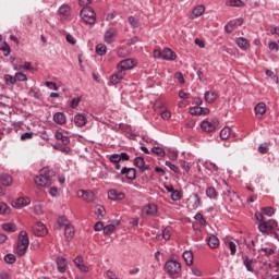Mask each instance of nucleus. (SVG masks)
<instances>
[{
    "label": "nucleus",
    "mask_w": 279,
    "mask_h": 279,
    "mask_svg": "<svg viewBox=\"0 0 279 279\" xmlns=\"http://www.w3.org/2000/svg\"><path fill=\"white\" fill-rule=\"evenodd\" d=\"M80 101H82L81 97L73 98L70 102V106L72 108H77V106H80Z\"/></svg>",
    "instance_id": "0e129e2a"
},
{
    "label": "nucleus",
    "mask_w": 279,
    "mask_h": 279,
    "mask_svg": "<svg viewBox=\"0 0 279 279\" xmlns=\"http://www.w3.org/2000/svg\"><path fill=\"white\" fill-rule=\"evenodd\" d=\"M34 232L36 236H45L47 234V226L43 222H37L34 227Z\"/></svg>",
    "instance_id": "4be33fe9"
},
{
    "label": "nucleus",
    "mask_w": 279,
    "mask_h": 279,
    "mask_svg": "<svg viewBox=\"0 0 279 279\" xmlns=\"http://www.w3.org/2000/svg\"><path fill=\"white\" fill-rule=\"evenodd\" d=\"M104 222L101 221H98L94 225V230L95 232H101V230L104 231Z\"/></svg>",
    "instance_id": "69168bd1"
},
{
    "label": "nucleus",
    "mask_w": 279,
    "mask_h": 279,
    "mask_svg": "<svg viewBox=\"0 0 279 279\" xmlns=\"http://www.w3.org/2000/svg\"><path fill=\"white\" fill-rule=\"evenodd\" d=\"M94 215H96L98 219H104V217H106V208L101 205H96L94 207Z\"/></svg>",
    "instance_id": "f704fd0d"
},
{
    "label": "nucleus",
    "mask_w": 279,
    "mask_h": 279,
    "mask_svg": "<svg viewBox=\"0 0 279 279\" xmlns=\"http://www.w3.org/2000/svg\"><path fill=\"white\" fill-rule=\"evenodd\" d=\"M32 69H34L32 62H24V64L15 66L14 71H32Z\"/></svg>",
    "instance_id": "a19ab883"
},
{
    "label": "nucleus",
    "mask_w": 279,
    "mask_h": 279,
    "mask_svg": "<svg viewBox=\"0 0 279 279\" xmlns=\"http://www.w3.org/2000/svg\"><path fill=\"white\" fill-rule=\"evenodd\" d=\"M0 182L2 186H12V182H14V179L9 173H2L0 175Z\"/></svg>",
    "instance_id": "cd10ccee"
},
{
    "label": "nucleus",
    "mask_w": 279,
    "mask_h": 279,
    "mask_svg": "<svg viewBox=\"0 0 279 279\" xmlns=\"http://www.w3.org/2000/svg\"><path fill=\"white\" fill-rule=\"evenodd\" d=\"M28 248H29V236L27 235V231H20L17 247H16L17 256H25V254H27Z\"/></svg>",
    "instance_id": "7ed1b4c3"
},
{
    "label": "nucleus",
    "mask_w": 279,
    "mask_h": 279,
    "mask_svg": "<svg viewBox=\"0 0 279 279\" xmlns=\"http://www.w3.org/2000/svg\"><path fill=\"white\" fill-rule=\"evenodd\" d=\"M163 269L168 276L172 279L180 278L182 274V264L178 259H168L163 266Z\"/></svg>",
    "instance_id": "f03ea898"
},
{
    "label": "nucleus",
    "mask_w": 279,
    "mask_h": 279,
    "mask_svg": "<svg viewBox=\"0 0 279 279\" xmlns=\"http://www.w3.org/2000/svg\"><path fill=\"white\" fill-rule=\"evenodd\" d=\"M57 141H69V136L64 135L62 131H57L54 134Z\"/></svg>",
    "instance_id": "680f3d73"
},
{
    "label": "nucleus",
    "mask_w": 279,
    "mask_h": 279,
    "mask_svg": "<svg viewBox=\"0 0 279 279\" xmlns=\"http://www.w3.org/2000/svg\"><path fill=\"white\" fill-rule=\"evenodd\" d=\"M4 263H7L8 265H14V263H16V255L8 253L4 256Z\"/></svg>",
    "instance_id": "c03bdc74"
},
{
    "label": "nucleus",
    "mask_w": 279,
    "mask_h": 279,
    "mask_svg": "<svg viewBox=\"0 0 279 279\" xmlns=\"http://www.w3.org/2000/svg\"><path fill=\"white\" fill-rule=\"evenodd\" d=\"M64 234L66 239H73V236L75 235V231L73 230L71 225L68 227H64Z\"/></svg>",
    "instance_id": "de8ad7c7"
},
{
    "label": "nucleus",
    "mask_w": 279,
    "mask_h": 279,
    "mask_svg": "<svg viewBox=\"0 0 279 279\" xmlns=\"http://www.w3.org/2000/svg\"><path fill=\"white\" fill-rule=\"evenodd\" d=\"M16 82H27V75L23 74V72L15 73V84Z\"/></svg>",
    "instance_id": "6e6d98bb"
},
{
    "label": "nucleus",
    "mask_w": 279,
    "mask_h": 279,
    "mask_svg": "<svg viewBox=\"0 0 279 279\" xmlns=\"http://www.w3.org/2000/svg\"><path fill=\"white\" fill-rule=\"evenodd\" d=\"M217 128H219L218 119L203 120L201 122V129L203 130V132H215Z\"/></svg>",
    "instance_id": "423d86ee"
},
{
    "label": "nucleus",
    "mask_w": 279,
    "mask_h": 279,
    "mask_svg": "<svg viewBox=\"0 0 279 279\" xmlns=\"http://www.w3.org/2000/svg\"><path fill=\"white\" fill-rule=\"evenodd\" d=\"M2 230H4V232H16V225L12 222L3 223Z\"/></svg>",
    "instance_id": "79ce46f5"
},
{
    "label": "nucleus",
    "mask_w": 279,
    "mask_h": 279,
    "mask_svg": "<svg viewBox=\"0 0 279 279\" xmlns=\"http://www.w3.org/2000/svg\"><path fill=\"white\" fill-rule=\"evenodd\" d=\"M150 154H155L156 156H160V158H165L167 156V149L160 146H154L150 148Z\"/></svg>",
    "instance_id": "2f4dec72"
},
{
    "label": "nucleus",
    "mask_w": 279,
    "mask_h": 279,
    "mask_svg": "<svg viewBox=\"0 0 279 279\" xmlns=\"http://www.w3.org/2000/svg\"><path fill=\"white\" fill-rule=\"evenodd\" d=\"M128 21H129L130 25L133 27V29L141 27V23L138 22V20H136V17L129 16Z\"/></svg>",
    "instance_id": "8fccbe9b"
},
{
    "label": "nucleus",
    "mask_w": 279,
    "mask_h": 279,
    "mask_svg": "<svg viewBox=\"0 0 279 279\" xmlns=\"http://www.w3.org/2000/svg\"><path fill=\"white\" fill-rule=\"evenodd\" d=\"M80 16L85 25H95L97 23V14L90 7H84L81 10Z\"/></svg>",
    "instance_id": "20e7f679"
},
{
    "label": "nucleus",
    "mask_w": 279,
    "mask_h": 279,
    "mask_svg": "<svg viewBox=\"0 0 279 279\" xmlns=\"http://www.w3.org/2000/svg\"><path fill=\"white\" fill-rule=\"evenodd\" d=\"M220 138L221 141H228V138H236V133H232L230 126H225L220 131Z\"/></svg>",
    "instance_id": "dca6fc26"
},
{
    "label": "nucleus",
    "mask_w": 279,
    "mask_h": 279,
    "mask_svg": "<svg viewBox=\"0 0 279 279\" xmlns=\"http://www.w3.org/2000/svg\"><path fill=\"white\" fill-rule=\"evenodd\" d=\"M207 245L211 250H217V247H219V238H217L215 234H210L207 239Z\"/></svg>",
    "instance_id": "c85d7f7f"
},
{
    "label": "nucleus",
    "mask_w": 279,
    "mask_h": 279,
    "mask_svg": "<svg viewBox=\"0 0 279 279\" xmlns=\"http://www.w3.org/2000/svg\"><path fill=\"white\" fill-rule=\"evenodd\" d=\"M259 154H267L269 151V143L264 142L263 144L259 145L258 147Z\"/></svg>",
    "instance_id": "864d4df0"
},
{
    "label": "nucleus",
    "mask_w": 279,
    "mask_h": 279,
    "mask_svg": "<svg viewBox=\"0 0 279 279\" xmlns=\"http://www.w3.org/2000/svg\"><path fill=\"white\" fill-rule=\"evenodd\" d=\"M134 66H136V60L124 59L118 63L117 71H121L122 73H125V71H131V69H134Z\"/></svg>",
    "instance_id": "0eeeda50"
},
{
    "label": "nucleus",
    "mask_w": 279,
    "mask_h": 279,
    "mask_svg": "<svg viewBox=\"0 0 279 279\" xmlns=\"http://www.w3.org/2000/svg\"><path fill=\"white\" fill-rule=\"evenodd\" d=\"M228 5H230V8H243L245 3H243L242 0H229Z\"/></svg>",
    "instance_id": "3c124183"
},
{
    "label": "nucleus",
    "mask_w": 279,
    "mask_h": 279,
    "mask_svg": "<svg viewBox=\"0 0 279 279\" xmlns=\"http://www.w3.org/2000/svg\"><path fill=\"white\" fill-rule=\"evenodd\" d=\"M268 48L270 51H279V47H278V44L276 41H270L268 44Z\"/></svg>",
    "instance_id": "774afa93"
},
{
    "label": "nucleus",
    "mask_w": 279,
    "mask_h": 279,
    "mask_svg": "<svg viewBox=\"0 0 279 279\" xmlns=\"http://www.w3.org/2000/svg\"><path fill=\"white\" fill-rule=\"evenodd\" d=\"M143 213L146 217H156V215H158V206L154 203H149L143 207Z\"/></svg>",
    "instance_id": "f8f14e48"
},
{
    "label": "nucleus",
    "mask_w": 279,
    "mask_h": 279,
    "mask_svg": "<svg viewBox=\"0 0 279 279\" xmlns=\"http://www.w3.org/2000/svg\"><path fill=\"white\" fill-rule=\"evenodd\" d=\"M53 171L49 170V167H45L39 171V175L35 178V184L49 189L53 184Z\"/></svg>",
    "instance_id": "f257e3e1"
},
{
    "label": "nucleus",
    "mask_w": 279,
    "mask_h": 279,
    "mask_svg": "<svg viewBox=\"0 0 279 279\" xmlns=\"http://www.w3.org/2000/svg\"><path fill=\"white\" fill-rule=\"evenodd\" d=\"M114 38H117V28H109L105 33V43H107V45H112V43H114Z\"/></svg>",
    "instance_id": "f3484780"
},
{
    "label": "nucleus",
    "mask_w": 279,
    "mask_h": 279,
    "mask_svg": "<svg viewBox=\"0 0 279 279\" xmlns=\"http://www.w3.org/2000/svg\"><path fill=\"white\" fill-rule=\"evenodd\" d=\"M255 114L258 119H260V117H263V114H265V112H267V105H265V102H258L255 108Z\"/></svg>",
    "instance_id": "a878e982"
},
{
    "label": "nucleus",
    "mask_w": 279,
    "mask_h": 279,
    "mask_svg": "<svg viewBox=\"0 0 279 279\" xmlns=\"http://www.w3.org/2000/svg\"><path fill=\"white\" fill-rule=\"evenodd\" d=\"M228 247L230 250V255L235 256L236 255V243H234L233 241H230L228 244Z\"/></svg>",
    "instance_id": "13d9d810"
},
{
    "label": "nucleus",
    "mask_w": 279,
    "mask_h": 279,
    "mask_svg": "<svg viewBox=\"0 0 279 279\" xmlns=\"http://www.w3.org/2000/svg\"><path fill=\"white\" fill-rule=\"evenodd\" d=\"M49 195H51V197H60V193L58 192V187L52 186L49 190Z\"/></svg>",
    "instance_id": "338daca9"
},
{
    "label": "nucleus",
    "mask_w": 279,
    "mask_h": 279,
    "mask_svg": "<svg viewBox=\"0 0 279 279\" xmlns=\"http://www.w3.org/2000/svg\"><path fill=\"white\" fill-rule=\"evenodd\" d=\"M58 223L61 228H68L69 226H71V222L65 216L59 217Z\"/></svg>",
    "instance_id": "49530a36"
},
{
    "label": "nucleus",
    "mask_w": 279,
    "mask_h": 279,
    "mask_svg": "<svg viewBox=\"0 0 279 279\" xmlns=\"http://www.w3.org/2000/svg\"><path fill=\"white\" fill-rule=\"evenodd\" d=\"M60 16H71V7L63 4L58 10Z\"/></svg>",
    "instance_id": "58836bf2"
},
{
    "label": "nucleus",
    "mask_w": 279,
    "mask_h": 279,
    "mask_svg": "<svg viewBox=\"0 0 279 279\" xmlns=\"http://www.w3.org/2000/svg\"><path fill=\"white\" fill-rule=\"evenodd\" d=\"M57 269L59 274H66V258L62 256L57 257Z\"/></svg>",
    "instance_id": "6ab92c4d"
},
{
    "label": "nucleus",
    "mask_w": 279,
    "mask_h": 279,
    "mask_svg": "<svg viewBox=\"0 0 279 279\" xmlns=\"http://www.w3.org/2000/svg\"><path fill=\"white\" fill-rule=\"evenodd\" d=\"M155 112L161 116V119L165 121H169L171 119V111L167 110L165 102H156L155 105Z\"/></svg>",
    "instance_id": "6e6552de"
},
{
    "label": "nucleus",
    "mask_w": 279,
    "mask_h": 279,
    "mask_svg": "<svg viewBox=\"0 0 279 279\" xmlns=\"http://www.w3.org/2000/svg\"><path fill=\"white\" fill-rule=\"evenodd\" d=\"M235 43L240 49H250V41L245 37H239L235 39Z\"/></svg>",
    "instance_id": "c9c22d12"
},
{
    "label": "nucleus",
    "mask_w": 279,
    "mask_h": 279,
    "mask_svg": "<svg viewBox=\"0 0 279 279\" xmlns=\"http://www.w3.org/2000/svg\"><path fill=\"white\" fill-rule=\"evenodd\" d=\"M262 211L264 213V215H266V217H274L275 215L274 207H264L262 208Z\"/></svg>",
    "instance_id": "4d7b16f0"
},
{
    "label": "nucleus",
    "mask_w": 279,
    "mask_h": 279,
    "mask_svg": "<svg viewBox=\"0 0 279 279\" xmlns=\"http://www.w3.org/2000/svg\"><path fill=\"white\" fill-rule=\"evenodd\" d=\"M121 175H125L126 180H136V169L123 167L120 172Z\"/></svg>",
    "instance_id": "4468645a"
},
{
    "label": "nucleus",
    "mask_w": 279,
    "mask_h": 279,
    "mask_svg": "<svg viewBox=\"0 0 279 279\" xmlns=\"http://www.w3.org/2000/svg\"><path fill=\"white\" fill-rule=\"evenodd\" d=\"M77 197L83 198L88 204H93L95 202V192L94 191H86V190H78L76 192Z\"/></svg>",
    "instance_id": "1a4fd4ad"
},
{
    "label": "nucleus",
    "mask_w": 279,
    "mask_h": 279,
    "mask_svg": "<svg viewBox=\"0 0 279 279\" xmlns=\"http://www.w3.org/2000/svg\"><path fill=\"white\" fill-rule=\"evenodd\" d=\"M96 53L98 56H106V53H108V47L104 44L96 45Z\"/></svg>",
    "instance_id": "ea45409f"
},
{
    "label": "nucleus",
    "mask_w": 279,
    "mask_h": 279,
    "mask_svg": "<svg viewBox=\"0 0 279 279\" xmlns=\"http://www.w3.org/2000/svg\"><path fill=\"white\" fill-rule=\"evenodd\" d=\"M193 197H194L193 208H194V210H197V208L199 206H202V198L199 197V194H197V193H194Z\"/></svg>",
    "instance_id": "09e8293b"
},
{
    "label": "nucleus",
    "mask_w": 279,
    "mask_h": 279,
    "mask_svg": "<svg viewBox=\"0 0 279 279\" xmlns=\"http://www.w3.org/2000/svg\"><path fill=\"white\" fill-rule=\"evenodd\" d=\"M195 221H197V223H199V226H208V221H206V218H204V216L199 213H197L194 216Z\"/></svg>",
    "instance_id": "37998d69"
},
{
    "label": "nucleus",
    "mask_w": 279,
    "mask_h": 279,
    "mask_svg": "<svg viewBox=\"0 0 279 279\" xmlns=\"http://www.w3.org/2000/svg\"><path fill=\"white\" fill-rule=\"evenodd\" d=\"M108 199L111 202H123L125 199V193L119 192L118 190H109L108 191Z\"/></svg>",
    "instance_id": "9d476101"
},
{
    "label": "nucleus",
    "mask_w": 279,
    "mask_h": 279,
    "mask_svg": "<svg viewBox=\"0 0 279 279\" xmlns=\"http://www.w3.org/2000/svg\"><path fill=\"white\" fill-rule=\"evenodd\" d=\"M165 149L167 151V156L169 158V160H177L179 153L178 149L173 148V147H167L165 146Z\"/></svg>",
    "instance_id": "473e14b6"
},
{
    "label": "nucleus",
    "mask_w": 279,
    "mask_h": 279,
    "mask_svg": "<svg viewBox=\"0 0 279 279\" xmlns=\"http://www.w3.org/2000/svg\"><path fill=\"white\" fill-rule=\"evenodd\" d=\"M53 149H57L58 151H61L62 154H69L71 151V147L66 145V143L61 142V143H56L52 145Z\"/></svg>",
    "instance_id": "7c9ffc66"
},
{
    "label": "nucleus",
    "mask_w": 279,
    "mask_h": 279,
    "mask_svg": "<svg viewBox=\"0 0 279 279\" xmlns=\"http://www.w3.org/2000/svg\"><path fill=\"white\" fill-rule=\"evenodd\" d=\"M225 184H226L227 189H226V191L223 192V194H225L227 197H229L230 202H234V199H239V195H236V192H234V191L232 190V187H230V185H229L227 182H225Z\"/></svg>",
    "instance_id": "bb28decb"
},
{
    "label": "nucleus",
    "mask_w": 279,
    "mask_h": 279,
    "mask_svg": "<svg viewBox=\"0 0 279 279\" xmlns=\"http://www.w3.org/2000/svg\"><path fill=\"white\" fill-rule=\"evenodd\" d=\"M124 77L125 73H123L120 70H117V73L110 76V82L111 84H113V86H117V84H119Z\"/></svg>",
    "instance_id": "b1692460"
},
{
    "label": "nucleus",
    "mask_w": 279,
    "mask_h": 279,
    "mask_svg": "<svg viewBox=\"0 0 279 279\" xmlns=\"http://www.w3.org/2000/svg\"><path fill=\"white\" fill-rule=\"evenodd\" d=\"M88 119L86 118V116L82 113H77L74 116V125H76V128H84V125H86Z\"/></svg>",
    "instance_id": "aec40b11"
},
{
    "label": "nucleus",
    "mask_w": 279,
    "mask_h": 279,
    "mask_svg": "<svg viewBox=\"0 0 279 279\" xmlns=\"http://www.w3.org/2000/svg\"><path fill=\"white\" fill-rule=\"evenodd\" d=\"M12 209L5 203H0V215H10Z\"/></svg>",
    "instance_id": "a18cd8bd"
},
{
    "label": "nucleus",
    "mask_w": 279,
    "mask_h": 279,
    "mask_svg": "<svg viewBox=\"0 0 279 279\" xmlns=\"http://www.w3.org/2000/svg\"><path fill=\"white\" fill-rule=\"evenodd\" d=\"M183 259L185 262V265L191 267V265H193V252L191 251L183 252Z\"/></svg>",
    "instance_id": "4c0bfd02"
},
{
    "label": "nucleus",
    "mask_w": 279,
    "mask_h": 279,
    "mask_svg": "<svg viewBox=\"0 0 279 279\" xmlns=\"http://www.w3.org/2000/svg\"><path fill=\"white\" fill-rule=\"evenodd\" d=\"M74 265L82 274H88V271H90V268L84 264V257H82V255H77L74 258Z\"/></svg>",
    "instance_id": "9b49d317"
},
{
    "label": "nucleus",
    "mask_w": 279,
    "mask_h": 279,
    "mask_svg": "<svg viewBox=\"0 0 279 279\" xmlns=\"http://www.w3.org/2000/svg\"><path fill=\"white\" fill-rule=\"evenodd\" d=\"M178 59V54L170 48H165L162 50V60L173 61Z\"/></svg>",
    "instance_id": "5701e85b"
},
{
    "label": "nucleus",
    "mask_w": 279,
    "mask_h": 279,
    "mask_svg": "<svg viewBox=\"0 0 279 279\" xmlns=\"http://www.w3.org/2000/svg\"><path fill=\"white\" fill-rule=\"evenodd\" d=\"M133 165L134 167H137V169H140L142 173L145 171H149V166L145 165V158L143 157H135Z\"/></svg>",
    "instance_id": "2eb2a0df"
},
{
    "label": "nucleus",
    "mask_w": 279,
    "mask_h": 279,
    "mask_svg": "<svg viewBox=\"0 0 279 279\" xmlns=\"http://www.w3.org/2000/svg\"><path fill=\"white\" fill-rule=\"evenodd\" d=\"M217 92L215 90H209L205 93V101H207V104H215V101H217Z\"/></svg>",
    "instance_id": "72a5a7b5"
},
{
    "label": "nucleus",
    "mask_w": 279,
    "mask_h": 279,
    "mask_svg": "<svg viewBox=\"0 0 279 279\" xmlns=\"http://www.w3.org/2000/svg\"><path fill=\"white\" fill-rule=\"evenodd\" d=\"M205 193H206V197H208V199H217V197L219 195V193H217V190L215 189V186L207 187Z\"/></svg>",
    "instance_id": "e433bc0d"
},
{
    "label": "nucleus",
    "mask_w": 279,
    "mask_h": 279,
    "mask_svg": "<svg viewBox=\"0 0 279 279\" xmlns=\"http://www.w3.org/2000/svg\"><path fill=\"white\" fill-rule=\"evenodd\" d=\"M156 239L157 241H162V239H165L166 241H169V239H171V228L169 227L163 228L161 231H159L156 234Z\"/></svg>",
    "instance_id": "a211bd4d"
},
{
    "label": "nucleus",
    "mask_w": 279,
    "mask_h": 279,
    "mask_svg": "<svg viewBox=\"0 0 279 279\" xmlns=\"http://www.w3.org/2000/svg\"><path fill=\"white\" fill-rule=\"evenodd\" d=\"M242 260H243L242 263H243L246 271L254 274V266H253L254 259L250 258V256H247V255H244V256H242Z\"/></svg>",
    "instance_id": "412c9836"
},
{
    "label": "nucleus",
    "mask_w": 279,
    "mask_h": 279,
    "mask_svg": "<svg viewBox=\"0 0 279 279\" xmlns=\"http://www.w3.org/2000/svg\"><path fill=\"white\" fill-rule=\"evenodd\" d=\"M4 82H5V84L14 85V84H16V78H15V76H12L10 74H5L4 75Z\"/></svg>",
    "instance_id": "bf43d9fd"
},
{
    "label": "nucleus",
    "mask_w": 279,
    "mask_h": 279,
    "mask_svg": "<svg viewBox=\"0 0 279 279\" xmlns=\"http://www.w3.org/2000/svg\"><path fill=\"white\" fill-rule=\"evenodd\" d=\"M120 223L121 220H113L112 223L105 226L102 230L104 234H112V232L117 230V226H120Z\"/></svg>",
    "instance_id": "393cba45"
},
{
    "label": "nucleus",
    "mask_w": 279,
    "mask_h": 279,
    "mask_svg": "<svg viewBox=\"0 0 279 279\" xmlns=\"http://www.w3.org/2000/svg\"><path fill=\"white\" fill-rule=\"evenodd\" d=\"M190 113L195 116V117L202 116V107H197V106L196 107H192L190 109Z\"/></svg>",
    "instance_id": "052dcab7"
},
{
    "label": "nucleus",
    "mask_w": 279,
    "mask_h": 279,
    "mask_svg": "<svg viewBox=\"0 0 279 279\" xmlns=\"http://www.w3.org/2000/svg\"><path fill=\"white\" fill-rule=\"evenodd\" d=\"M257 221H259L258 230L262 234H266L268 230H272L274 226H271V221H265V216L263 214L255 215Z\"/></svg>",
    "instance_id": "39448f33"
},
{
    "label": "nucleus",
    "mask_w": 279,
    "mask_h": 279,
    "mask_svg": "<svg viewBox=\"0 0 279 279\" xmlns=\"http://www.w3.org/2000/svg\"><path fill=\"white\" fill-rule=\"evenodd\" d=\"M52 119L58 125H64L66 123V114L64 112H56Z\"/></svg>",
    "instance_id": "c756f323"
},
{
    "label": "nucleus",
    "mask_w": 279,
    "mask_h": 279,
    "mask_svg": "<svg viewBox=\"0 0 279 279\" xmlns=\"http://www.w3.org/2000/svg\"><path fill=\"white\" fill-rule=\"evenodd\" d=\"M165 165L170 171H173V173H180V168H178V166L173 165L171 161H166Z\"/></svg>",
    "instance_id": "5fc2aeb1"
},
{
    "label": "nucleus",
    "mask_w": 279,
    "mask_h": 279,
    "mask_svg": "<svg viewBox=\"0 0 279 279\" xmlns=\"http://www.w3.org/2000/svg\"><path fill=\"white\" fill-rule=\"evenodd\" d=\"M171 199H172V202H180V199H182V196L180 195V191L174 190L171 193Z\"/></svg>",
    "instance_id": "e2e57ef3"
},
{
    "label": "nucleus",
    "mask_w": 279,
    "mask_h": 279,
    "mask_svg": "<svg viewBox=\"0 0 279 279\" xmlns=\"http://www.w3.org/2000/svg\"><path fill=\"white\" fill-rule=\"evenodd\" d=\"M205 8H204V5H197L194 10H193V14H194V16H196V19L198 17V16H202V14H204V12H205Z\"/></svg>",
    "instance_id": "603ef678"
},
{
    "label": "nucleus",
    "mask_w": 279,
    "mask_h": 279,
    "mask_svg": "<svg viewBox=\"0 0 279 279\" xmlns=\"http://www.w3.org/2000/svg\"><path fill=\"white\" fill-rule=\"evenodd\" d=\"M29 204H32V199H29V197H19L13 202L12 206L17 210H21L22 208H25V206H29Z\"/></svg>",
    "instance_id": "ddd939ff"
}]
</instances>
